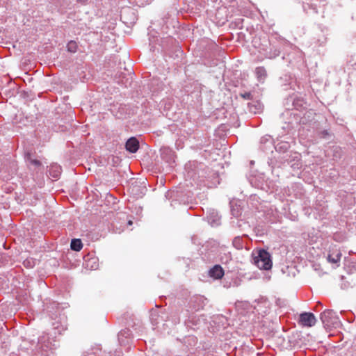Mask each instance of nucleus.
<instances>
[{
	"mask_svg": "<svg viewBox=\"0 0 356 356\" xmlns=\"http://www.w3.org/2000/svg\"><path fill=\"white\" fill-rule=\"evenodd\" d=\"M252 262L259 269L266 270H270L273 266L270 253L264 249L258 250L256 253H252Z\"/></svg>",
	"mask_w": 356,
	"mask_h": 356,
	"instance_id": "nucleus-1",
	"label": "nucleus"
},
{
	"mask_svg": "<svg viewBox=\"0 0 356 356\" xmlns=\"http://www.w3.org/2000/svg\"><path fill=\"white\" fill-rule=\"evenodd\" d=\"M321 319L325 327H336L340 321L338 316L332 309H327L321 314Z\"/></svg>",
	"mask_w": 356,
	"mask_h": 356,
	"instance_id": "nucleus-2",
	"label": "nucleus"
},
{
	"mask_svg": "<svg viewBox=\"0 0 356 356\" xmlns=\"http://www.w3.org/2000/svg\"><path fill=\"white\" fill-rule=\"evenodd\" d=\"M286 105L291 104L292 107L296 110H300L302 108H304L305 102L303 98L300 97H298L296 95H293L289 96L286 99Z\"/></svg>",
	"mask_w": 356,
	"mask_h": 356,
	"instance_id": "nucleus-3",
	"label": "nucleus"
},
{
	"mask_svg": "<svg viewBox=\"0 0 356 356\" xmlns=\"http://www.w3.org/2000/svg\"><path fill=\"white\" fill-rule=\"evenodd\" d=\"M299 322L303 326L312 327L315 325L316 319L314 314L311 312H303L300 315Z\"/></svg>",
	"mask_w": 356,
	"mask_h": 356,
	"instance_id": "nucleus-4",
	"label": "nucleus"
},
{
	"mask_svg": "<svg viewBox=\"0 0 356 356\" xmlns=\"http://www.w3.org/2000/svg\"><path fill=\"white\" fill-rule=\"evenodd\" d=\"M163 313L161 315L158 309H152L150 313V321L153 325L159 326V324L163 323L166 320L163 316Z\"/></svg>",
	"mask_w": 356,
	"mask_h": 356,
	"instance_id": "nucleus-5",
	"label": "nucleus"
},
{
	"mask_svg": "<svg viewBox=\"0 0 356 356\" xmlns=\"http://www.w3.org/2000/svg\"><path fill=\"white\" fill-rule=\"evenodd\" d=\"M125 147L128 152L135 153L139 148V142L135 137H131L126 142Z\"/></svg>",
	"mask_w": 356,
	"mask_h": 356,
	"instance_id": "nucleus-6",
	"label": "nucleus"
},
{
	"mask_svg": "<svg viewBox=\"0 0 356 356\" xmlns=\"http://www.w3.org/2000/svg\"><path fill=\"white\" fill-rule=\"evenodd\" d=\"M160 152L162 159L168 163L174 161V152L171 149L163 147L161 148Z\"/></svg>",
	"mask_w": 356,
	"mask_h": 356,
	"instance_id": "nucleus-7",
	"label": "nucleus"
},
{
	"mask_svg": "<svg viewBox=\"0 0 356 356\" xmlns=\"http://www.w3.org/2000/svg\"><path fill=\"white\" fill-rule=\"evenodd\" d=\"M209 273L214 279H221L224 275V270L220 265H215L209 270Z\"/></svg>",
	"mask_w": 356,
	"mask_h": 356,
	"instance_id": "nucleus-8",
	"label": "nucleus"
},
{
	"mask_svg": "<svg viewBox=\"0 0 356 356\" xmlns=\"http://www.w3.org/2000/svg\"><path fill=\"white\" fill-rule=\"evenodd\" d=\"M248 110L250 113L257 114L260 113L263 109L262 104L259 101H253L248 103Z\"/></svg>",
	"mask_w": 356,
	"mask_h": 356,
	"instance_id": "nucleus-9",
	"label": "nucleus"
},
{
	"mask_svg": "<svg viewBox=\"0 0 356 356\" xmlns=\"http://www.w3.org/2000/svg\"><path fill=\"white\" fill-rule=\"evenodd\" d=\"M341 253L339 250H333L327 255V261L332 264H338L341 259Z\"/></svg>",
	"mask_w": 356,
	"mask_h": 356,
	"instance_id": "nucleus-10",
	"label": "nucleus"
},
{
	"mask_svg": "<svg viewBox=\"0 0 356 356\" xmlns=\"http://www.w3.org/2000/svg\"><path fill=\"white\" fill-rule=\"evenodd\" d=\"M61 174V167L57 164H54L50 166L49 175L55 179H58Z\"/></svg>",
	"mask_w": 356,
	"mask_h": 356,
	"instance_id": "nucleus-11",
	"label": "nucleus"
},
{
	"mask_svg": "<svg viewBox=\"0 0 356 356\" xmlns=\"http://www.w3.org/2000/svg\"><path fill=\"white\" fill-rule=\"evenodd\" d=\"M209 222L212 226H217L220 224V216L217 212H212L209 216Z\"/></svg>",
	"mask_w": 356,
	"mask_h": 356,
	"instance_id": "nucleus-12",
	"label": "nucleus"
},
{
	"mask_svg": "<svg viewBox=\"0 0 356 356\" xmlns=\"http://www.w3.org/2000/svg\"><path fill=\"white\" fill-rule=\"evenodd\" d=\"M255 74L259 81H264L267 76V72L264 67H257L255 69Z\"/></svg>",
	"mask_w": 356,
	"mask_h": 356,
	"instance_id": "nucleus-13",
	"label": "nucleus"
},
{
	"mask_svg": "<svg viewBox=\"0 0 356 356\" xmlns=\"http://www.w3.org/2000/svg\"><path fill=\"white\" fill-rule=\"evenodd\" d=\"M70 248L74 251H80L83 248V244L81 239L74 238L71 241Z\"/></svg>",
	"mask_w": 356,
	"mask_h": 356,
	"instance_id": "nucleus-14",
	"label": "nucleus"
},
{
	"mask_svg": "<svg viewBox=\"0 0 356 356\" xmlns=\"http://www.w3.org/2000/svg\"><path fill=\"white\" fill-rule=\"evenodd\" d=\"M25 159L26 161L30 165H33L35 167H39L41 165V162L38 159H33L31 153L26 154Z\"/></svg>",
	"mask_w": 356,
	"mask_h": 356,
	"instance_id": "nucleus-15",
	"label": "nucleus"
},
{
	"mask_svg": "<svg viewBox=\"0 0 356 356\" xmlns=\"http://www.w3.org/2000/svg\"><path fill=\"white\" fill-rule=\"evenodd\" d=\"M232 244L237 250H241L244 247V241L242 237L236 236L232 241Z\"/></svg>",
	"mask_w": 356,
	"mask_h": 356,
	"instance_id": "nucleus-16",
	"label": "nucleus"
},
{
	"mask_svg": "<svg viewBox=\"0 0 356 356\" xmlns=\"http://www.w3.org/2000/svg\"><path fill=\"white\" fill-rule=\"evenodd\" d=\"M280 54V51L279 49L276 47H273L270 49L269 51H268L266 54V57L269 59H273L276 57L279 56Z\"/></svg>",
	"mask_w": 356,
	"mask_h": 356,
	"instance_id": "nucleus-17",
	"label": "nucleus"
},
{
	"mask_svg": "<svg viewBox=\"0 0 356 356\" xmlns=\"http://www.w3.org/2000/svg\"><path fill=\"white\" fill-rule=\"evenodd\" d=\"M130 334L129 330H122L118 333V340L120 344L124 343V337L127 338Z\"/></svg>",
	"mask_w": 356,
	"mask_h": 356,
	"instance_id": "nucleus-18",
	"label": "nucleus"
},
{
	"mask_svg": "<svg viewBox=\"0 0 356 356\" xmlns=\"http://www.w3.org/2000/svg\"><path fill=\"white\" fill-rule=\"evenodd\" d=\"M67 47V49L69 51L73 52V53L76 51L77 46H76V43L75 42H74V41L69 42Z\"/></svg>",
	"mask_w": 356,
	"mask_h": 356,
	"instance_id": "nucleus-19",
	"label": "nucleus"
},
{
	"mask_svg": "<svg viewBox=\"0 0 356 356\" xmlns=\"http://www.w3.org/2000/svg\"><path fill=\"white\" fill-rule=\"evenodd\" d=\"M45 341H46V337H44V336L40 337L38 339V346H40V348L43 349L44 347L47 348H48V345L45 344Z\"/></svg>",
	"mask_w": 356,
	"mask_h": 356,
	"instance_id": "nucleus-20",
	"label": "nucleus"
},
{
	"mask_svg": "<svg viewBox=\"0 0 356 356\" xmlns=\"http://www.w3.org/2000/svg\"><path fill=\"white\" fill-rule=\"evenodd\" d=\"M239 96L241 97L243 99L247 100L252 99V94L250 92H241L239 94Z\"/></svg>",
	"mask_w": 356,
	"mask_h": 356,
	"instance_id": "nucleus-21",
	"label": "nucleus"
},
{
	"mask_svg": "<svg viewBox=\"0 0 356 356\" xmlns=\"http://www.w3.org/2000/svg\"><path fill=\"white\" fill-rule=\"evenodd\" d=\"M261 143H266L268 144L270 146H272V138L269 136H266L264 137H262L261 138Z\"/></svg>",
	"mask_w": 356,
	"mask_h": 356,
	"instance_id": "nucleus-22",
	"label": "nucleus"
},
{
	"mask_svg": "<svg viewBox=\"0 0 356 356\" xmlns=\"http://www.w3.org/2000/svg\"><path fill=\"white\" fill-rule=\"evenodd\" d=\"M318 136L320 138L324 139H329L330 138V134L328 132L327 130H323L322 131H320Z\"/></svg>",
	"mask_w": 356,
	"mask_h": 356,
	"instance_id": "nucleus-23",
	"label": "nucleus"
},
{
	"mask_svg": "<svg viewBox=\"0 0 356 356\" xmlns=\"http://www.w3.org/2000/svg\"><path fill=\"white\" fill-rule=\"evenodd\" d=\"M24 265L26 267L32 268L34 266V262H33V261H31V260H25L24 261Z\"/></svg>",
	"mask_w": 356,
	"mask_h": 356,
	"instance_id": "nucleus-24",
	"label": "nucleus"
},
{
	"mask_svg": "<svg viewBox=\"0 0 356 356\" xmlns=\"http://www.w3.org/2000/svg\"><path fill=\"white\" fill-rule=\"evenodd\" d=\"M172 321L174 322L175 324L179 323L180 322L179 317L176 316L175 318L172 319Z\"/></svg>",
	"mask_w": 356,
	"mask_h": 356,
	"instance_id": "nucleus-25",
	"label": "nucleus"
},
{
	"mask_svg": "<svg viewBox=\"0 0 356 356\" xmlns=\"http://www.w3.org/2000/svg\"><path fill=\"white\" fill-rule=\"evenodd\" d=\"M326 41V38L325 37H323V40H318V42H319V44L320 45H322L323 44H324Z\"/></svg>",
	"mask_w": 356,
	"mask_h": 356,
	"instance_id": "nucleus-26",
	"label": "nucleus"
},
{
	"mask_svg": "<svg viewBox=\"0 0 356 356\" xmlns=\"http://www.w3.org/2000/svg\"><path fill=\"white\" fill-rule=\"evenodd\" d=\"M311 8L314 10V13H317L318 10L316 7H314L313 5L311 6Z\"/></svg>",
	"mask_w": 356,
	"mask_h": 356,
	"instance_id": "nucleus-27",
	"label": "nucleus"
},
{
	"mask_svg": "<svg viewBox=\"0 0 356 356\" xmlns=\"http://www.w3.org/2000/svg\"><path fill=\"white\" fill-rule=\"evenodd\" d=\"M88 0H77L78 2H80L81 3H86Z\"/></svg>",
	"mask_w": 356,
	"mask_h": 356,
	"instance_id": "nucleus-28",
	"label": "nucleus"
},
{
	"mask_svg": "<svg viewBox=\"0 0 356 356\" xmlns=\"http://www.w3.org/2000/svg\"><path fill=\"white\" fill-rule=\"evenodd\" d=\"M128 225H132V221L131 220H129Z\"/></svg>",
	"mask_w": 356,
	"mask_h": 356,
	"instance_id": "nucleus-29",
	"label": "nucleus"
}]
</instances>
